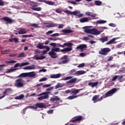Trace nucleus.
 <instances>
[{
  "label": "nucleus",
  "instance_id": "1",
  "mask_svg": "<svg viewBox=\"0 0 125 125\" xmlns=\"http://www.w3.org/2000/svg\"><path fill=\"white\" fill-rule=\"evenodd\" d=\"M37 76V73L34 71L30 72L22 73L19 75V77L21 78H34Z\"/></svg>",
  "mask_w": 125,
  "mask_h": 125
},
{
  "label": "nucleus",
  "instance_id": "2",
  "mask_svg": "<svg viewBox=\"0 0 125 125\" xmlns=\"http://www.w3.org/2000/svg\"><path fill=\"white\" fill-rule=\"evenodd\" d=\"M39 3L37 2L34 1H30L29 3V5L31 6V9L34 10V11H42V7H38L39 6Z\"/></svg>",
  "mask_w": 125,
  "mask_h": 125
},
{
  "label": "nucleus",
  "instance_id": "3",
  "mask_svg": "<svg viewBox=\"0 0 125 125\" xmlns=\"http://www.w3.org/2000/svg\"><path fill=\"white\" fill-rule=\"evenodd\" d=\"M60 48H52L51 51H50L48 54L50 56L51 58H57V56H56V53L55 52H59Z\"/></svg>",
  "mask_w": 125,
  "mask_h": 125
},
{
  "label": "nucleus",
  "instance_id": "4",
  "mask_svg": "<svg viewBox=\"0 0 125 125\" xmlns=\"http://www.w3.org/2000/svg\"><path fill=\"white\" fill-rule=\"evenodd\" d=\"M110 51H111V49L109 48H102L101 50L99 51V53L101 55L106 56V55H107L108 53H109Z\"/></svg>",
  "mask_w": 125,
  "mask_h": 125
},
{
  "label": "nucleus",
  "instance_id": "5",
  "mask_svg": "<svg viewBox=\"0 0 125 125\" xmlns=\"http://www.w3.org/2000/svg\"><path fill=\"white\" fill-rule=\"evenodd\" d=\"M15 86L17 87H23L24 86V80L22 79H18L15 81Z\"/></svg>",
  "mask_w": 125,
  "mask_h": 125
},
{
  "label": "nucleus",
  "instance_id": "6",
  "mask_svg": "<svg viewBox=\"0 0 125 125\" xmlns=\"http://www.w3.org/2000/svg\"><path fill=\"white\" fill-rule=\"evenodd\" d=\"M92 28H93V26H86L83 27V29L84 32H99L97 29Z\"/></svg>",
  "mask_w": 125,
  "mask_h": 125
},
{
  "label": "nucleus",
  "instance_id": "7",
  "mask_svg": "<svg viewBox=\"0 0 125 125\" xmlns=\"http://www.w3.org/2000/svg\"><path fill=\"white\" fill-rule=\"evenodd\" d=\"M118 91V89L117 88H113L110 90L107 91L106 93H105V95L106 97H109V96H112L116 93Z\"/></svg>",
  "mask_w": 125,
  "mask_h": 125
},
{
  "label": "nucleus",
  "instance_id": "8",
  "mask_svg": "<svg viewBox=\"0 0 125 125\" xmlns=\"http://www.w3.org/2000/svg\"><path fill=\"white\" fill-rule=\"evenodd\" d=\"M11 91H12V89L10 88L5 89V91L3 92V94L4 95H3L2 97H0V99H2L3 97H5V96L9 95V94Z\"/></svg>",
  "mask_w": 125,
  "mask_h": 125
},
{
  "label": "nucleus",
  "instance_id": "9",
  "mask_svg": "<svg viewBox=\"0 0 125 125\" xmlns=\"http://www.w3.org/2000/svg\"><path fill=\"white\" fill-rule=\"evenodd\" d=\"M1 20H3L5 22H6V24H12V23H13V20L8 17H3L1 19Z\"/></svg>",
  "mask_w": 125,
  "mask_h": 125
},
{
  "label": "nucleus",
  "instance_id": "10",
  "mask_svg": "<svg viewBox=\"0 0 125 125\" xmlns=\"http://www.w3.org/2000/svg\"><path fill=\"white\" fill-rule=\"evenodd\" d=\"M39 2H44L46 4H48L49 5H54L55 4V2L45 0H38Z\"/></svg>",
  "mask_w": 125,
  "mask_h": 125
},
{
  "label": "nucleus",
  "instance_id": "11",
  "mask_svg": "<svg viewBox=\"0 0 125 125\" xmlns=\"http://www.w3.org/2000/svg\"><path fill=\"white\" fill-rule=\"evenodd\" d=\"M29 62H22L21 63H17L14 65V68H17L18 67H23V66H26V65H29Z\"/></svg>",
  "mask_w": 125,
  "mask_h": 125
},
{
  "label": "nucleus",
  "instance_id": "12",
  "mask_svg": "<svg viewBox=\"0 0 125 125\" xmlns=\"http://www.w3.org/2000/svg\"><path fill=\"white\" fill-rule=\"evenodd\" d=\"M68 56L64 55L61 59H65V60L62 61V62H59V64H66L68 63Z\"/></svg>",
  "mask_w": 125,
  "mask_h": 125
},
{
  "label": "nucleus",
  "instance_id": "13",
  "mask_svg": "<svg viewBox=\"0 0 125 125\" xmlns=\"http://www.w3.org/2000/svg\"><path fill=\"white\" fill-rule=\"evenodd\" d=\"M83 120V117L81 116H79L76 117L75 119L70 120L71 123H75V122H78V121H82Z\"/></svg>",
  "mask_w": 125,
  "mask_h": 125
},
{
  "label": "nucleus",
  "instance_id": "14",
  "mask_svg": "<svg viewBox=\"0 0 125 125\" xmlns=\"http://www.w3.org/2000/svg\"><path fill=\"white\" fill-rule=\"evenodd\" d=\"M90 18H83L82 19H80V22H81V23H85V22H88V21H89V20H90Z\"/></svg>",
  "mask_w": 125,
  "mask_h": 125
},
{
  "label": "nucleus",
  "instance_id": "15",
  "mask_svg": "<svg viewBox=\"0 0 125 125\" xmlns=\"http://www.w3.org/2000/svg\"><path fill=\"white\" fill-rule=\"evenodd\" d=\"M87 48V46L86 45V44H80L79 46H78L76 47L77 49H81L82 50H83V49L84 48Z\"/></svg>",
  "mask_w": 125,
  "mask_h": 125
},
{
  "label": "nucleus",
  "instance_id": "16",
  "mask_svg": "<svg viewBox=\"0 0 125 125\" xmlns=\"http://www.w3.org/2000/svg\"><path fill=\"white\" fill-rule=\"evenodd\" d=\"M45 24H48L47 25H46V27L47 28H52V27H57L58 26V24L57 23H45Z\"/></svg>",
  "mask_w": 125,
  "mask_h": 125
},
{
  "label": "nucleus",
  "instance_id": "17",
  "mask_svg": "<svg viewBox=\"0 0 125 125\" xmlns=\"http://www.w3.org/2000/svg\"><path fill=\"white\" fill-rule=\"evenodd\" d=\"M54 97L50 99V101L52 102H54V101H60V98L56 96H54Z\"/></svg>",
  "mask_w": 125,
  "mask_h": 125
},
{
  "label": "nucleus",
  "instance_id": "18",
  "mask_svg": "<svg viewBox=\"0 0 125 125\" xmlns=\"http://www.w3.org/2000/svg\"><path fill=\"white\" fill-rule=\"evenodd\" d=\"M36 106H37L38 108H45V104L42 103H38L36 104Z\"/></svg>",
  "mask_w": 125,
  "mask_h": 125
},
{
  "label": "nucleus",
  "instance_id": "19",
  "mask_svg": "<svg viewBox=\"0 0 125 125\" xmlns=\"http://www.w3.org/2000/svg\"><path fill=\"white\" fill-rule=\"evenodd\" d=\"M24 69V70H35V69H36V66H35V65L28 66L25 67Z\"/></svg>",
  "mask_w": 125,
  "mask_h": 125
},
{
  "label": "nucleus",
  "instance_id": "20",
  "mask_svg": "<svg viewBox=\"0 0 125 125\" xmlns=\"http://www.w3.org/2000/svg\"><path fill=\"white\" fill-rule=\"evenodd\" d=\"M86 72H85L84 70H79L75 72V74L77 76H81V75H83L85 74Z\"/></svg>",
  "mask_w": 125,
  "mask_h": 125
},
{
  "label": "nucleus",
  "instance_id": "21",
  "mask_svg": "<svg viewBox=\"0 0 125 125\" xmlns=\"http://www.w3.org/2000/svg\"><path fill=\"white\" fill-rule=\"evenodd\" d=\"M82 89H74L73 91H71V94H72L73 95H76V94H78V93H80V91H81Z\"/></svg>",
  "mask_w": 125,
  "mask_h": 125
},
{
  "label": "nucleus",
  "instance_id": "22",
  "mask_svg": "<svg viewBox=\"0 0 125 125\" xmlns=\"http://www.w3.org/2000/svg\"><path fill=\"white\" fill-rule=\"evenodd\" d=\"M61 77V74H53L50 76L51 79H58Z\"/></svg>",
  "mask_w": 125,
  "mask_h": 125
},
{
  "label": "nucleus",
  "instance_id": "23",
  "mask_svg": "<svg viewBox=\"0 0 125 125\" xmlns=\"http://www.w3.org/2000/svg\"><path fill=\"white\" fill-rule=\"evenodd\" d=\"M49 97L48 95H45L44 96H41L38 98V100H43L44 99H47Z\"/></svg>",
  "mask_w": 125,
  "mask_h": 125
},
{
  "label": "nucleus",
  "instance_id": "24",
  "mask_svg": "<svg viewBox=\"0 0 125 125\" xmlns=\"http://www.w3.org/2000/svg\"><path fill=\"white\" fill-rule=\"evenodd\" d=\"M88 85H89V86H91V87H95V86L98 85V82H96L94 83H89Z\"/></svg>",
  "mask_w": 125,
  "mask_h": 125
},
{
  "label": "nucleus",
  "instance_id": "25",
  "mask_svg": "<svg viewBox=\"0 0 125 125\" xmlns=\"http://www.w3.org/2000/svg\"><path fill=\"white\" fill-rule=\"evenodd\" d=\"M99 41L102 42H108V37L105 36L104 37L101 38L99 39Z\"/></svg>",
  "mask_w": 125,
  "mask_h": 125
},
{
  "label": "nucleus",
  "instance_id": "26",
  "mask_svg": "<svg viewBox=\"0 0 125 125\" xmlns=\"http://www.w3.org/2000/svg\"><path fill=\"white\" fill-rule=\"evenodd\" d=\"M72 49V48H65L61 50V52H67L68 51H71Z\"/></svg>",
  "mask_w": 125,
  "mask_h": 125
},
{
  "label": "nucleus",
  "instance_id": "27",
  "mask_svg": "<svg viewBox=\"0 0 125 125\" xmlns=\"http://www.w3.org/2000/svg\"><path fill=\"white\" fill-rule=\"evenodd\" d=\"M80 96V95H72V96H70L69 97H67V99H68V100H72L73 99H75V98H77V97H79Z\"/></svg>",
  "mask_w": 125,
  "mask_h": 125
},
{
  "label": "nucleus",
  "instance_id": "28",
  "mask_svg": "<svg viewBox=\"0 0 125 125\" xmlns=\"http://www.w3.org/2000/svg\"><path fill=\"white\" fill-rule=\"evenodd\" d=\"M86 15L87 16H91V17H95L96 16V15L95 14H93L90 12H87L85 13Z\"/></svg>",
  "mask_w": 125,
  "mask_h": 125
},
{
  "label": "nucleus",
  "instance_id": "29",
  "mask_svg": "<svg viewBox=\"0 0 125 125\" xmlns=\"http://www.w3.org/2000/svg\"><path fill=\"white\" fill-rule=\"evenodd\" d=\"M87 34H91V35H100L101 34V32H86Z\"/></svg>",
  "mask_w": 125,
  "mask_h": 125
},
{
  "label": "nucleus",
  "instance_id": "30",
  "mask_svg": "<svg viewBox=\"0 0 125 125\" xmlns=\"http://www.w3.org/2000/svg\"><path fill=\"white\" fill-rule=\"evenodd\" d=\"M64 47L65 46H67V48H72L73 44L72 43H64Z\"/></svg>",
  "mask_w": 125,
  "mask_h": 125
},
{
  "label": "nucleus",
  "instance_id": "31",
  "mask_svg": "<svg viewBox=\"0 0 125 125\" xmlns=\"http://www.w3.org/2000/svg\"><path fill=\"white\" fill-rule=\"evenodd\" d=\"M29 26H30V27H32L33 28H35L36 29L39 28V24L37 23H30Z\"/></svg>",
  "mask_w": 125,
  "mask_h": 125
},
{
  "label": "nucleus",
  "instance_id": "32",
  "mask_svg": "<svg viewBox=\"0 0 125 125\" xmlns=\"http://www.w3.org/2000/svg\"><path fill=\"white\" fill-rule=\"evenodd\" d=\"M116 40H117V39L113 38V39H111L110 41H109V42H106V44L107 45H108V44H112V43H114V42H115V41H116Z\"/></svg>",
  "mask_w": 125,
  "mask_h": 125
},
{
  "label": "nucleus",
  "instance_id": "33",
  "mask_svg": "<svg viewBox=\"0 0 125 125\" xmlns=\"http://www.w3.org/2000/svg\"><path fill=\"white\" fill-rule=\"evenodd\" d=\"M77 78H73L67 82V83H76L77 82Z\"/></svg>",
  "mask_w": 125,
  "mask_h": 125
},
{
  "label": "nucleus",
  "instance_id": "34",
  "mask_svg": "<svg viewBox=\"0 0 125 125\" xmlns=\"http://www.w3.org/2000/svg\"><path fill=\"white\" fill-rule=\"evenodd\" d=\"M24 95L21 94L19 96L16 97L15 99H16V100H19V99H23V98H24Z\"/></svg>",
  "mask_w": 125,
  "mask_h": 125
},
{
  "label": "nucleus",
  "instance_id": "35",
  "mask_svg": "<svg viewBox=\"0 0 125 125\" xmlns=\"http://www.w3.org/2000/svg\"><path fill=\"white\" fill-rule=\"evenodd\" d=\"M17 61H6L5 62V63L6 64H14V63H16Z\"/></svg>",
  "mask_w": 125,
  "mask_h": 125
},
{
  "label": "nucleus",
  "instance_id": "36",
  "mask_svg": "<svg viewBox=\"0 0 125 125\" xmlns=\"http://www.w3.org/2000/svg\"><path fill=\"white\" fill-rule=\"evenodd\" d=\"M62 87L63 86L62 85V84L61 83H58V84L55 86V89H57L60 87Z\"/></svg>",
  "mask_w": 125,
  "mask_h": 125
},
{
  "label": "nucleus",
  "instance_id": "37",
  "mask_svg": "<svg viewBox=\"0 0 125 125\" xmlns=\"http://www.w3.org/2000/svg\"><path fill=\"white\" fill-rule=\"evenodd\" d=\"M27 56V55L25 54L24 52H22L21 54H19L18 56V57L21 58V57H26Z\"/></svg>",
  "mask_w": 125,
  "mask_h": 125
},
{
  "label": "nucleus",
  "instance_id": "38",
  "mask_svg": "<svg viewBox=\"0 0 125 125\" xmlns=\"http://www.w3.org/2000/svg\"><path fill=\"white\" fill-rule=\"evenodd\" d=\"M44 58H45V56H41L36 57V60H42V59H44Z\"/></svg>",
  "mask_w": 125,
  "mask_h": 125
},
{
  "label": "nucleus",
  "instance_id": "39",
  "mask_svg": "<svg viewBox=\"0 0 125 125\" xmlns=\"http://www.w3.org/2000/svg\"><path fill=\"white\" fill-rule=\"evenodd\" d=\"M95 4L98 6L101 5V4H102V2L100 0H96L95 1Z\"/></svg>",
  "mask_w": 125,
  "mask_h": 125
},
{
  "label": "nucleus",
  "instance_id": "40",
  "mask_svg": "<svg viewBox=\"0 0 125 125\" xmlns=\"http://www.w3.org/2000/svg\"><path fill=\"white\" fill-rule=\"evenodd\" d=\"M9 52H10V50H4V51H1V53L3 55L8 54L9 53Z\"/></svg>",
  "mask_w": 125,
  "mask_h": 125
},
{
  "label": "nucleus",
  "instance_id": "41",
  "mask_svg": "<svg viewBox=\"0 0 125 125\" xmlns=\"http://www.w3.org/2000/svg\"><path fill=\"white\" fill-rule=\"evenodd\" d=\"M50 93L49 92H44L43 93H41L37 95V96H42V95H46V94H48Z\"/></svg>",
  "mask_w": 125,
  "mask_h": 125
},
{
  "label": "nucleus",
  "instance_id": "42",
  "mask_svg": "<svg viewBox=\"0 0 125 125\" xmlns=\"http://www.w3.org/2000/svg\"><path fill=\"white\" fill-rule=\"evenodd\" d=\"M107 21H104V20H100L97 21L98 24H105V23H106Z\"/></svg>",
  "mask_w": 125,
  "mask_h": 125
},
{
  "label": "nucleus",
  "instance_id": "43",
  "mask_svg": "<svg viewBox=\"0 0 125 125\" xmlns=\"http://www.w3.org/2000/svg\"><path fill=\"white\" fill-rule=\"evenodd\" d=\"M17 69L16 68H12V69H9L7 70V73H12V72H14V71H16Z\"/></svg>",
  "mask_w": 125,
  "mask_h": 125
},
{
  "label": "nucleus",
  "instance_id": "44",
  "mask_svg": "<svg viewBox=\"0 0 125 125\" xmlns=\"http://www.w3.org/2000/svg\"><path fill=\"white\" fill-rule=\"evenodd\" d=\"M80 13H81V12L78 11H75L72 12V15H75V16H78V15H79V14H80Z\"/></svg>",
  "mask_w": 125,
  "mask_h": 125
},
{
  "label": "nucleus",
  "instance_id": "45",
  "mask_svg": "<svg viewBox=\"0 0 125 125\" xmlns=\"http://www.w3.org/2000/svg\"><path fill=\"white\" fill-rule=\"evenodd\" d=\"M100 96L99 95H95L92 98V101H96V100H97V98H99Z\"/></svg>",
  "mask_w": 125,
  "mask_h": 125
},
{
  "label": "nucleus",
  "instance_id": "46",
  "mask_svg": "<svg viewBox=\"0 0 125 125\" xmlns=\"http://www.w3.org/2000/svg\"><path fill=\"white\" fill-rule=\"evenodd\" d=\"M72 78L73 77L71 76H68V77L63 78L62 80V81H67V80H71Z\"/></svg>",
  "mask_w": 125,
  "mask_h": 125
},
{
  "label": "nucleus",
  "instance_id": "47",
  "mask_svg": "<svg viewBox=\"0 0 125 125\" xmlns=\"http://www.w3.org/2000/svg\"><path fill=\"white\" fill-rule=\"evenodd\" d=\"M64 13H66L67 14H69V15H72L73 12H71L69 10H65L64 11Z\"/></svg>",
  "mask_w": 125,
  "mask_h": 125
},
{
  "label": "nucleus",
  "instance_id": "48",
  "mask_svg": "<svg viewBox=\"0 0 125 125\" xmlns=\"http://www.w3.org/2000/svg\"><path fill=\"white\" fill-rule=\"evenodd\" d=\"M43 45H42L41 43H39V44L37 46V48H39V49H42Z\"/></svg>",
  "mask_w": 125,
  "mask_h": 125
},
{
  "label": "nucleus",
  "instance_id": "49",
  "mask_svg": "<svg viewBox=\"0 0 125 125\" xmlns=\"http://www.w3.org/2000/svg\"><path fill=\"white\" fill-rule=\"evenodd\" d=\"M3 0H0V6H3L5 5V2L3 1Z\"/></svg>",
  "mask_w": 125,
  "mask_h": 125
},
{
  "label": "nucleus",
  "instance_id": "50",
  "mask_svg": "<svg viewBox=\"0 0 125 125\" xmlns=\"http://www.w3.org/2000/svg\"><path fill=\"white\" fill-rule=\"evenodd\" d=\"M33 37H34L33 35H22V38H33Z\"/></svg>",
  "mask_w": 125,
  "mask_h": 125
},
{
  "label": "nucleus",
  "instance_id": "51",
  "mask_svg": "<svg viewBox=\"0 0 125 125\" xmlns=\"http://www.w3.org/2000/svg\"><path fill=\"white\" fill-rule=\"evenodd\" d=\"M45 81H47V78L44 77L42 78H41V79L39 80V82H45Z\"/></svg>",
  "mask_w": 125,
  "mask_h": 125
},
{
  "label": "nucleus",
  "instance_id": "52",
  "mask_svg": "<svg viewBox=\"0 0 125 125\" xmlns=\"http://www.w3.org/2000/svg\"><path fill=\"white\" fill-rule=\"evenodd\" d=\"M104 98H107V97H106L105 95H104L102 97H100V98L99 99V101H101V100H103Z\"/></svg>",
  "mask_w": 125,
  "mask_h": 125
},
{
  "label": "nucleus",
  "instance_id": "53",
  "mask_svg": "<svg viewBox=\"0 0 125 125\" xmlns=\"http://www.w3.org/2000/svg\"><path fill=\"white\" fill-rule=\"evenodd\" d=\"M75 72H76V70L72 69L69 71V74L70 75H75Z\"/></svg>",
  "mask_w": 125,
  "mask_h": 125
},
{
  "label": "nucleus",
  "instance_id": "54",
  "mask_svg": "<svg viewBox=\"0 0 125 125\" xmlns=\"http://www.w3.org/2000/svg\"><path fill=\"white\" fill-rule=\"evenodd\" d=\"M83 41H89V36L88 35L87 37H83Z\"/></svg>",
  "mask_w": 125,
  "mask_h": 125
},
{
  "label": "nucleus",
  "instance_id": "55",
  "mask_svg": "<svg viewBox=\"0 0 125 125\" xmlns=\"http://www.w3.org/2000/svg\"><path fill=\"white\" fill-rule=\"evenodd\" d=\"M29 108L30 109H34V110H37L38 109V106L36 105V106H29Z\"/></svg>",
  "mask_w": 125,
  "mask_h": 125
},
{
  "label": "nucleus",
  "instance_id": "56",
  "mask_svg": "<svg viewBox=\"0 0 125 125\" xmlns=\"http://www.w3.org/2000/svg\"><path fill=\"white\" fill-rule=\"evenodd\" d=\"M85 65V64L84 63H82L80 64L78 66V68H82L83 67H84Z\"/></svg>",
  "mask_w": 125,
  "mask_h": 125
},
{
  "label": "nucleus",
  "instance_id": "57",
  "mask_svg": "<svg viewBox=\"0 0 125 125\" xmlns=\"http://www.w3.org/2000/svg\"><path fill=\"white\" fill-rule=\"evenodd\" d=\"M6 65L5 64H0V71H2L3 70V67H5Z\"/></svg>",
  "mask_w": 125,
  "mask_h": 125
},
{
  "label": "nucleus",
  "instance_id": "58",
  "mask_svg": "<svg viewBox=\"0 0 125 125\" xmlns=\"http://www.w3.org/2000/svg\"><path fill=\"white\" fill-rule=\"evenodd\" d=\"M27 109H29V106H26L22 110V114H25V112L27 111Z\"/></svg>",
  "mask_w": 125,
  "mask_h": 125
},
{
  "label": "nucleus",
  "instance_id": "59",
  "mask_svg": "<svg viewBox=\"0 0 125 125\" xmlns=\"http://www.w3.org/2000/svg\"><path fill=\"white\" fill-rule=\"evenodd\" d=\"M117 79H118V75L114 76L112 78L111 81H112V82H114V81H116V80H117Z\"/></svg>",
  "mask_w": 125,
  "mask_h": 125
},
{
  "label": "nucleus",
  "instance_id": "60",
  "mask_svg": "<svg viewBox=\"0 0 125 125\" xmlns=\"http://www.w3.org/2000/svg\"><path fill=\"white\" fill-rule=\"evenodd\" d=\"M114 59V57L111 56L109 57V58L107 60L108 62H110V61H112Z\"/></svg>",
  "mask_w": 125,
  "mask_h": 125
},
{
  "label": "nucleus",
  "instance_id": "61",
  "mask_svg": "<svg viewBox=\"0 0 125 125\" xmlns=\"http://www.w3.org/2000/svg\"><path fill=\"white\" fill-rule=\"evenodd\" d=\"M80 56L81 57H84V56H86V53H81L80 54Z\"/></svg>",
  "mask_w": 125,
  "mask_h": 125
},
{
  "label": "nucleus",
  "instance_id": "62",
  "mask_svg": "<svg viewBox=\"0 0 125 125\" xmlns=\"http://www.w3.org/2000/svg\"><path fill=\"white\" fill-rule=\"evenodd\" d=\"M61 32H73V31L70 29H64L61 31Z\"/></svg>",
  "mask_w": 125,
  "mask_h": 125
},
{
  "label": "nucleus",
  "instance_id": "63",
  "mask_svg": "<svg viewBox=\"0 0 125 125\" xmlns=\"http://www.w3.org/2000/svg\"><path fill=\"white\" fill-rule=\"evenodd\" d=\"M55 11L57 12V13H62V11H61V10H60V9L59 8L56 9Z\"/></svg>",
  "mask_w": 125,
  "mask_h": 125
},
{
  "label": "nucleus",
  "instance_id": "64",
  "mask_svg": "<svg viewBox=\"0 0 125 125\" xmlns=\"http://www.w3.org/2000/svg\"><path fill=\"white\" fill-rule=\"evenodd\" d=\"M47 113L48 114H53V109H50L48 110Z\"/></svg>",
  "mask_w": 125,
  "mask_h": 125
}]
</instances>
